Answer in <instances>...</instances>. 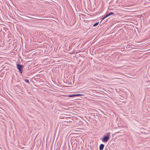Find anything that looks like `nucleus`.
<instances>
[{"mask_svg": "<svg viewBox=\"0 0 150 150\" xmlns=\"http://www.w3.org/2000/svg\"><path fill=\"white\" fill-rule=\"evenodd\" d=\"M75 96H83V94H75Z\"/></svg>", "mask_w": 150, "mask_h": 150, "instance_id": "6e6552de", "label": "nucleus"}, {"mask_svg": "<svg viewBox=\"0 0 150 150\" xmlns=\"http://www.w3.org/2000/svg\"><path fill=\"white\" fill-rule=\"evenodd\" d=\"M99 24V22H97V23H94L93 25V26L94 27H95L96 26H97Z\"/></svg>", "mask_w": 150, "mask_h": 150, "instance_id": "0eeeda50", "label": "nucleus"}, {"mask_svg": "<svg viewBox=\"0 0 150 150\" xmlns=\"http://www.w3.org/2000/svg\"><path fill=\"white\" fill-rule=\"evenodd\" d=\"M109 139V137H108L105 136L103 138V139L102 140L103 142H107Z\"/></svg>", "mask_w": 150, "mask_h": 150, "instance_id": "7ed1b4c3", "label": "nucleus"}, {"mask_svg": "<svg viewBox=\"0 0 150 150\" xmlns=\"http://www.w3.org/2000/svg\"><path fill=\"white\" fill-rule=\"evenodd\" d=\"M75 96V95H69L68 96V97H73Z\"/></svg>", "mask_w": 150, "mask_h": 150, "instance_id": "9d476101", "label": "nucleus"}, {"mask_svg": "<svg viewBox=\"0 0 150 150\" xmlns=\"http://www.w3.org/2000/svg\"><path fill=\"white\" fill-rule=\"evenodd\" d=\"M23 65H19V64H17V68L19 70V72L21 74L22 73V69L23 68Z\"/></svg>", "mask_w": 150, "mask_h": 150, "instance_id": "f257e3e1", "label": "nucleus"}, {"mask_svg": "<svg viewBox=\"0 0 150 150\" xmlns=\"http://www.w3.org/2000/svg\"><path fill=\"white\" fill-rule=\"evenodd\" d=\"M120 133V132H116V134H117V133Z\"/></svg>", "mask_w": 150, "mask_h": 150, "instance_id": "9b49d317", "label": "nucleus"}, {"mask_svg": "<svg viewBox=\"0 0 150 150\" xmlns=\"http://www.w3.org/2000/svg\"><path fill=\"white\" fill-rule=\"evenodd\" d=\"M115 15V13L113 12H110L108 14H107L105 17H104L102 19V20L104 19L105 18H106L108 17L109 16L111 15Z\"/></svg>", "mask_w": 150, "mask_h": 150, "instance_id": "f03ea898", "label": "nucleus"}, {"mask_svg": "<svg viewBox=\"0 0 150 150\" xmlns=\"http://www.w3.org/2000/svg\"><path fill=\"white\" fill-rule=\"evenodd\" d=\"M111 135H112V133H109L108 134H107V137H109V139L110 137L111 136Z\"/></svg>", "mask_w": 150, "mask_h": 150, "instance_id": "423d86ee", "label": "nucleus"}, {"mask_svg": "<svg viewBox=\"0 0 150 150\" xmlns=\"http://www.w3.org/2000/svg\"><path fill=\"white\" fill-rule=\"evenodd\" d=\"M30 18H31L29 16H26L25 17V19L30 20H31Z\"/></svg>", "mask_w": 150, "mask_h": 150, "instance_id": "39448f33", "label": "nucleus"}, {"mask_svg": "<svg viewBox=\"0 0 150 150\" xmlns=\"http://www.w3.org/2000/svg\"><path fill=\"white\" fill-rule=\"evenodd\" d=\"M25 81L27 83H30L28 79H26L25 80Z\"/></svg>", "mask_w": 150, "mask_h": 150, "instance_id": "1a4fd4ad", "label": "nucleus"}, {"mask_svg": "<svg viewBox=\"0 0 150 150\" xmlns=\"http://www.w3.org/2000/svg\"><path fill=\"white\" fill-rule=\"evenodd\" d=\"M104 144H101L99 147V149L100 150H103L104 147Z\"/></svg>", "mask_w": 150, "mask_h": 150, "instance_id": "20e7f679", "label": "nucleus"}]
</instances>
